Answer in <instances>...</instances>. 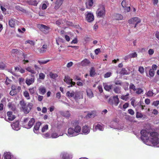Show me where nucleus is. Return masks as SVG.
Here are the masks:
<instances>
[{"mask_svg": "<svg viewBox=\"0 0 159 159\" xmlns=\"http://www.w3.org/2000/svg\"><path fill=\"white\" fill-rule=\"evenodd\" d=\"M149 129H144L140 132L141 140L147 145L159 147V136L156 132L150 133Z\"/></svg>", "mask_w": 159, "mask_h": 159, "instance_id": "nucleus-1", "label": "nucleus"}, {"mask_svg": "<svg viewBox=\"0 0 159 159\" xmlns=\"http://www.w3.org/2000/svg\"><path fill=\"white\" fill-rule=\"evenodd\" d=\"M81 123L79 120H71L67 124L68 126L74 127V128L70 127L68 128L66 135L69 137L75 136L80 134L81 127L80 126Z\"/></svg>", "mask_w": 159, "mask_h": 159, "instance_id": "nucleus-2", "label": "nucleus"}, {"mask_svg": "<svg viewBox=\"0 0 159 159\" xmlns=\"http://www.w3.org/2000/svg\"><path fill=\"white\" fill-rule=\"evenodd\" d=\"M19 104L20 106V109L25 114H26L29 113L33 106L32 104L31 103H28L27 105L23 99L20 102Z\"/></svg>", "mask_w": 159, "mask_h": 159, "instance_id": "nucleus-3", "label": "nucleus"}, {"mask_svg": "<svg viewBox=\"0 0 159 159\" xmlns=\"http://www.w3.org/2000/svg\"><path fill=\"white\" fill-rule=\"evenodd\" d=\"M105 6L103 5H100L96 11V15L97 17H102L105 15Z\"/></svg>", "mask_w": 159, "mask_h": 159, "instance_id": "nucleus-4", "label": "nucleus"}, {"mask_svg": "<svg viewBox=\"0 0 159 159\" xmlns=\"http://www.w3.org/2000/svg\"><path fill=\"white\" fill-rule=\"evenodd\" d=\"M84 113H87V114L85 117H84L81 115H80L79 116L81 117V118H86V119H92L97 116L96 111L94 110L91 111L90 112L88 111H84Z\"/></svg>", "mask_w": 159, "mask_h": 159, "instance_id": "nucleus-5", "label": "nucleus"}, {"mask_svg": "<svg viewBox=\"0 0 159 159\" xmlns=\"http://www.w3.org/2000/svg\"><path fill=\"white\" fill-rule=\"evenodd\" d=\"M37 27L40 31L44 34H47L49 32L50 27L48 26H47L43 24H39L37 25Z\"/></svg>", "mask_w": 159, "mask_h": 159, "instance_id": "nucleus-6", "label": "nucleus"}, {"mask_svg": "<svg viewBox=\"0 0 159 159\" xmlns=\"http://www.w3.org/2000/svg\"><path fill=\"white\" fill-rule=\"evenodd\" d=\"M24 120L23 121V127L27 129L31 128L34 123V120Z\"/></svg>", "mask_w": 159, "mask_h": 159, "instance_id": "nucleus-7", "label": "nucleus"}, {"mask_svg": "<svg viewBox=\"0 0 159 159\" xmlns=\"http://www.w3.org/2000/svg\"><path fill=\"white\" fill-rule=\"evenodd\" d=\"M8 121L11 123V126L14 130L17 131L20 129L19 121L18 120H15L12 122Z\"/></svg>", "mask_w": 159, "mask_h": 159, "instance_id": "nucleus-8", "label": "nucleus"}, {"mask_svg": "<svg viewBox=\"0 0 159 159\" xmlns=\"http://www.w3.org/2000/svg\"><path fill=\"white\" fill-rule=\"evenodd\" d=\"M109 101L110 104L111 105H114L116 106H117L119 103V99L118 96L116 95L114 96L112 98H110Z\"/></svg>", "mask_w": 159, "mask_h": 159, "instance_id": "nucleus-9", "label": "nucleus"}, {"mask_svg": "<svg viewBox=\"0 0 159 159\" xmlns=\"http://www.w3.org/2000/svg\"><path fill=\"white\" fill-rule=\"evenodd\" d=\"M104 128V126L102 124L95 123L93 125V129L94 132H95L98 130L103 131Z\"/></svg>", "mask_w": 159, "mask_h": 159, "instance_id": "nucleus-10", "label": "nucleus"}, {"mask_svg": "<svg viewBox=\"0 0 159 159\" xmlns=\"http://www.w3.org/2000/svg\"><path fill=\"white\" fill-rule=\"evenodd\" d=\"M86 20L89 22H91L94 20V15L91 12H87L85 13Z\"/></svg>", "mask_w": 159, "mask_h": 159, "instance_id": "nucleus-11", "label": "nucleus"}, {"mask_svg": "<svg viewBox=\"0 0 159 159\" xmlns=\"http://www.w3.org/2000/svg\"><path fill=\"white\" fill-rule=\"evenodd\" d=\"M91 127L89 125H83L81 128L82 134L87 135L89 134L90 132Z\"/></svg>", "mask_w": 159, "mask_h": 159, "instance_id": "nucleus-12", "label": "nucleus"}, {"mask_svg": "<svg viewBox=\"0 0 159 159\" xmlns=\"http://www.w3.org/2000/svg\"><path fill=\"white\" fill-rule=\"evenodd\" d=\"M141 20L138 17H134L131 18L128 20V23L129 24H134L135 23H140Z\"/></svg>", "mask_w": 159, "mask_h": 159, "instance_id": "nucleus-13", "label": "nucleus"}, {"mask_svg": "<svg viewBox=\"0 0 159 159\" xmlns=\"http://www.w3.org/2000/svg\"><path fill=\"white\" fill-rule=\"evenodd\" d=\"M32 78L30 79L27 78L26 80L25 83L28 86H29L33 83L35 81V77L34 75H31Z\"/></svg>", "mask_w": 159, "mask_h": 159, "instance_id": "nucleus-14", "label": "nucleus"}, {"mask_svg": "<svg viewBox=\"0 0 159 159\" xmlns=\"http://www.w3.org/2000/svg\"><path fill=\"white\" fill-rule=\"evenodd\" d=\"M93 0H86L85 3L86 7L90 9L93 6Z\"/></svg>", "mask_w": 159, "mask_h": 159, "instance_id": "nucleus-15", "label": "nucleus"}, {"mask_svg": "<svg viewBox=\"0 0 159 159\" xmlns=\"http://www.w3.org/2000/svg\"><path fill=\"white\" fill-rule=\"evenodd\" d=\"M64 0H56L54 8L55 9H58L62 5Z\"/></svg>", "mask_w": 159, "mask_h": 159, "instance_id": "nucleus-16", "label": "nucleus"}, {"mask_svg": "<svg viewBox=\"0 0 159 159\" xmlns=\"http://www.w3.org/2000/svg\"><path fill=\"white\" fill-rule=\"evenodd\" d=\"M7 107L13 111H15L16 110V105L12 102L8 103Z\"/></svg>", "mask_w": 159, "mask_h": 159, "instance_id": "nucleus-17", "label": "nucleus"}, {"mask_svg": "<svg viewBox=\"0 0 159 159\" xmlns=\"http://www.w3.org/2000/svg\"><path fill=\"white\" fill-rule=\"evenodd\" d=\"M41 124L42 123L40 122L36 123L34 129V131L35 134H38V133L39 131L38 130Z\"/></svg>", "mask_w": 159, "mask_h": 159, "instance_id": "nucleus-18", "label": "nucleus"}, {"mask_svg": "<svg viewBox=\"0 0 159 159\" xmlns=\"http://www.w3.org/2000/svg\"><path fill=\"white\" fill-rule=\"evenodd\" d=\"M103 86L105 90L108 91H110L113 86L112 85H108L106 83H103Z\"/></svg>", "mask_w": 159, "mask_h": 159, "instance_id": "nucleus-19", "label": "nucleus"}, {"mask_svg": "<svg viewBox=\"0 0 159 159\" xmlns=\"http://www.w3.org/2000/svg\"><path fill=\"white\" fill-rule=\"evenodd\" d=\"M47 45L46 44H43L42 47L39 50V52L41 53H44L46 52L47 48Z\"/></svg>", "mask_w": 159, "mask_h": 159, "instance_id": "nucleus-20", "label": "nucleus"}, {"mask_svg": "<svg viewBox=\"0 0 159 159\" xmlns=\"http://www.w3.org/2000/svg\"><path fill=\"white\" fill-rule=\"evenodd\" d=\"M7 115L9 117L8 119H15L16 118V116L12 114V112L11 111H9L7 112Z\"/></svg>", "mask_w": 159, "mask_h": 159, "instance_id": "nucleus-21", "label": "nucleus"}, {"mask_svg": "<svg viewBox=\"0 0 159 159\" xmlns=\"http://www.w3.org/2000/svg\"><path fill=\"white\" fill-rule=\"evenodd\" d=\"M115 19L116 20H121L123 19V16L121 14L116 13L114 15Z\"/></svg>", "mask_w": 159, "mask_h": 159, "instance_id": "nucleus-22", "label": "nucleus"}, {"mask_svg": "<svg viewBox=\"0 0 159 159\" xmlns=\"http://www.w3.org/2000/svg\"><path fill=\"white\" fill-rule=\"evenodd\" d=\"M22 51L20 50H18L17 49H13L11 50V54H14L15 55L16 54H21Z\"/></svg>", "mask_w": 159, "mask_h": 159, "instance_id": "nucleus-23", "label": "nucleus"}, {"mask_svg": "<svg viewBox=\"0 0 159 159\" xmlns=\"http://www.w3.org/2000/svg\"><path fill=\"white\" fill-rule=\"evenodd\" d=\"M39 90L40 94L42 95H44L46 92V89L43 86H40L39 88Z\"/></svg>", "mask_w": 159, "mask_h": 159, "instance_id": "nucleus-24", "label": "nucleus"}, {"mask_svg": "<svg viewBox=\"0 0 159 159\" xmlns=\"http://www.w3.org/2000/svg\"><path fill=\"white\" fill-rule=\"evenodd\" d=\"M62 158L63 159H68L72 158V156L69 154L65 152L62 154Z\"/></svg>", "mask_w": 159, "mask_h": 159, "instance_id": "nucleus-25", "label": "nucleus"}, {"mask_svg": "<svg viewBox=\"0 0 159 159\" xmlns=\"http://www.w3.org/2000/svg\"><path fill=\"white\" fill-rule=\"evenodd\" d=\"M90 63V61L87 59H85L81 62V64L83 66L88 65Z\"/></svg>", "mask_w": 159, "mask_h": 159, "instance_id": "nucleus-26", "label": "nucleus"}, {"mask_svg": "<svg viewBox=\"0 0 159 159\" xmlns=\"http://www.w3.org/2000/svg\"><path fill=\"white\" fill-rule=\"evenodd\" d=\"M87 94L89 98H92L93 96V94L92 91L90 89H88L86 90Z\"/></svg>", "mask_w": 159, "mask_h": 159, "instance_id": "nucleus-27", "label": "nucleus"}, {"mask_svg": "<svg viewBox=\"0 0 159 159\" xmlns=\"http://www.w3.org/2000/svg\"><path fill=\"white\" fill-rule=\"evenodd\" d=\"M95 69L94 67H91L89 72V75L91 77H93L96 74Z\"/></svg>", "mask_w": 159, "mask_h": 159, "instance_id": "nucleus-28", "label": "nucleus"}, {"mask_svg": "<svg viewBox=\"0 0 159 159\" xmlns=\"http://www.w3.org/2000/svg\"><path fill=\"white\" fill-rule=\"evenodd\" d=\"M119 74L123 75H128L129 74V72L127 71L125 68H123L121 69V71L119 72Z\"/></svg>", "mask_w": 159, "mask_h": 159, "instance_id": "nucleus-29", "label": "nucleus"}, {"mask_svg": "<svg viewBox=\"0 0 159 159\" xmlns=\"http://www.w3.org/2000/svg\"><path fill=\"white\" fill-rule=\"evenodd\" d=\"M15 21L14 20L11 19L9 20V26L11 28L15 27Z\"/></svg>", "mask_w": 159, "mask_h": 159, "instance_id": "nucleus-30", "label": "nucleus"}, {"mask_svg": "<svg viewBox=\"0 0 159 159\" xmlns=\"http://www.w3.org/2000/svg\"><path fill=\"white\" fill-rule=\"evenodd\" d=\"M28 2L29 5L34 6H36L38 4V2L36 0H30Z\"/></svg>", "mask_w": 159, "mask_h": 159, "instance_id": "nucleus-31", "label": "nucleus"}, {"mask_svg": "<svg viewBox=\"0 0 159 159\" xmlns=\"http://www.w3.org/2000/svg\"><path fill=\"white\" fill-rule=\"evenodd\" d=\"M75 93L72 91L71 93H70L69 91H67L66 93V96L69 98L73 97L74 96Z\"/></svg>", "mask_w": 159, "mask_h": 159, "instance_id": "nucleus-32", "label": "nucleus"}, {"mask_svg": "<svg viewBox=\"0 0 159 159\" xmlns=\"http://www.w3.org/2000/svg\"><path fill=\"white\" fill-rule=\"evenodd\" d=\"M63 135V133H62L61 134L59 135H58V134L55 132L51 134V138H56L58 137L59 136H61Z\"/></svg>", "mask_w": 159, "mask_h": 159, "instance_id": "nucleus-33", "label": "nucleus"}, {"mask_svg": "<svg viewBox=\"0 0 159 159\" xmlns=\"http://www.w3.org/2000/svg\"><path fill=\"white\" fill-rule=\"evenodd\" d=\"M5 159H11V156L10 152H6L4 153Z\"/></svg>", "mask_w": 159, "mask_h": 159, "instance_id": "nucleus-34", "label": "nucleus"}, {"mask_svg": "<svg viewBox=\"0 0 159 159\" xmlns=\"http://www.w3.org/2000/svg\"><path fill=\"white\" fill-rule=\"evenodd\" d=\"M120 89V87L116 86L114 88L113 90L115 93L119 94L121 93Z\"/></svg>", "mask_w": 159, "mask_h": 159, "instance_id": "nucleus-35", "label": "nucleus"}, {"mask_svg": "<svg viewBox=\"0 0 159 159\" xmlns=\"http://www.w3.org/2000/svg\"><path fill=\"white\" fill-rule=\"evenodd\" d=\"M49 76L51 78L55 79L57 78L58 75L56 73H53L52 72H51L49 73Z\"/></svg>", "mask_w": 159, "mask_h": 159, "instance_id": "nucleus-36", "label": "nucleus"}, {"mask_svg": "<svg viewBox=\"0 0 159 159\" xmlns=\"http://www.w3.org/2000/svg\"><path fill=\"white\" fill-rule=\"evenodd\" d=\"M23 95L27 99L29 100L30 99V98L28 91H24L23 93Z\"/></svg>", "mask_w": 159, "mask_h": 159, "instance_id": "nucleus-37", "label": "nucleus"}, {"mask_svg": "<svg viewBox=\"0 0 159 159\" xmlns=\"http://www.w3.org/2000/svg\"><path fill=\"white\" fill-rule=\"evenodd\" d=\"M71 79H70V78L65 77V78L64 79V80L67 84H70Z\"/></svg>", "mask_w": 159, "mask_h": 159, "instance_id": "nucleus-38", "label": "nucleus"}, {"mask_svg": "<svg viewBox=\"0 0 159 159\" xmlns=\"http://www.w3.org/2000/svg\"><path fill=\"white\" fill-rule=\"evenodd\" d=\"M111 125H110L111 127L114 129L117 128L116 127V126L117 125V123L116 122L115 120H113L111 122Z\"/></svg>", "mask_w": 159, "mask_h": 159, "instance_id": "nucleus-39", "label": "nucleus"}, {"mask_svg": "<svg viewBox=\"0 0 159 159\" xmlns=\"http://www.w3.org/2000/svg\"><path fill=\"white\" fill-rule=\"evenodd\" d=\"M129 95V94L128 93L125 95H122L121 97V98L124 100L127 101L128 99L129 98L128 96Z\"/></svg>", "mask_w": 159, "mask_h": 159, "instance_id": "nucleus-40", "label": "nucleus"}, {"mask_svg": "<svg viewBox=\"0 0 159 159\" xmlns=\"http://www.w3.org/2000/svg\"><path fill=\"white\" fill-rule=\"evenodd\" d=\"M26 70L27 71L30 72L32 74H35V71L33 69H32L30 67H27Z\"/></svg>", "mask_w": 159, "mask_h": 159, "instance_id": "nucleus-41", "label": "nucleus"}, {"mask_svg": "<svg viewBox=\"0 0 159 159\" xmlns=\"http://www.w3.org/2000/svg\"><path fill=\"white\" fill-rule=\"evenodd\" d=\"M80 93L79 92H75V93L74 98L75 99H80Z\"/></svg>", "mask_w": 159, "mask_h": 159, "instance_id": "nucleus-42", "label": "nucleus"}, {"mask_svg": "<svg viewBox=\"0 0 159 159\" xmlns=\"http://www.w3.org/2000/svg\"><path fill=\"white\" fill-rule=\"evenodd\" d=\"M18 93V92L16 90H11L10 93L9 94L11 96H14L16 95Z\"/></svg>", "mask_w": 159, "mask_h": 159, "instance_id": "nucleus-43", "label": "nucleus"}, {"mask_svg": "<svg viewBox=\"0 0 159 159\" xmlns=\"http://www.w3.org/2000/svg\"><path fill=\"white\" fill-rule=\"evenodd\" d=\"M63 115L67 118H69L70 116V114L68 111H66L63 113Z\"/></svg>", "mask_w": 159, "mask_h": 159, "instance_id": "nucleus-44", "label": "nucleus"}, {"mask_svg": "<svg viewBox=\"0 0 159 159\" xmlns=\"http://www.w3.org/2000/svg\"><path fill=\"white\" fill-rule=\"evenodd\" d=\"M137 54L136 52L132 53L129 54L128 56L130 58H135L137 57Z\"/></svg>", "mask_w": 159, "mask_h": 159, "instance_id": "nucleus-45", "label": "nucleus"}, {"mask_svg": "<svg viewBox=\"0 0 159 159\" xmlns=\"http://www.w3.org/2000/svg\"><path fill=\"white\" fill-rule=\"evenodd\" d=\"M146 95L148 97H152L153 96L154 93L152 91L149 90L146 93Z\"/></svg>", "mask_w": 159, "mask_h": 159, "instance_id": "nucleus-46", "label": "nucleus"}, {"mask_svg": "<svg viewBox=\"0 0 159 159\" xmlns=\"http://www.w3.org/2000/svg\"><path fill=\"white\" fill-rule=\"evenodd\" d=\"M155 74V71L152 69H150L149 75L150 77H153Z\"/></svg>", "mask_w": 159, "mask_h": 159, "instance_id": "nucleus-47", "label": "nucleus"}, {"mask_svg": "<svg viewBox=\"0 0 159 159\" xmlns=\"http://www.w3.org/2000/svg\"><path fill=\"white\" fill-rule=\"evenodd\" d=\"M45 77V75L43 73H41L39 74V78L40 80H43Z\"/></svg>", "mask_w": 159, "mask_h": 159, "instance_id": "nucleus-48", "label": "nucleus"}, {"mask_svg": "<svg viewBox=\"0 0 159 159\" xmlns=\"http://www.w3.org/2000/svg\"><path fill=\"white\" fill-rule=\"evenodd\" d=\"M48 129V126L47 125H44L42 129V132H44L46 131Z\"/></svg>", "mask_w": 159, "mask_h": 159, "instance_id": "nucleus-49", "label": "nucleus"}, {"mask_svg": "<svg viewBox=\"0 0 159 159\" xmlns=\"http://www.w3.org/2000/svg\"><path fill=\"white\" fill-rule=\"evenodd\" d=\"M49 60H48L47 61H38V62L39 64H40V65H42L43 64H45L48 62H49Z\"/></svg>", "mask_w": 159, "mask_h": 159, "instance_id": "nucleus-50", "label": "nucleus"}, {"mask_svg": "<svg viewBox=\"0 0 159 159\" xmlns=\"http://www.w3.org/2000/svg\"><path fill=\"white\" fill-rule=\"evenodd\" d=\"M129 88L130 89H132L134 91H136V89L135 88V86L133 84L131 83L130 84Z\"/></svg>", "mask_w": 159, "mask_h": 159, "instance_id": "nucleus-51", "label": "nucleus"}, {"mask_svg": "<svg viewBox=\"0 0 159 159\" xmlns=\"http://www.w3.org/2000/svg\"><path fill=\"white\" fill-rule=\"evenodd\" d=\"M137 105H138V106L137 107V108H141L142 109V110L144 109V107H145V105L143 106V105H142L141 102H138L137 103Z\"/></svg>", "mask_w": 159, "mask_h": 159, "instance_id": "nucleus-52", "label": "nucleus"}, {"mask_svg": "<svg viewBox=\"0 0 159 159\" xmlns=\"http://www.w3.org/2000/svg\"><path fill=\"white\" fill-rule=\"evenodd\" d=\"M143 116V115L141 113L137 112L136 114V117L137 118H141Z\"/></svg>", "mask_w": 159, "mask_h": 159, "instance_id": "nucleus-53", "label": "nucleus"}, {"mask_svg": "<svg viewBox=\"0 0 159 159\" xmlns=\"http://www.w3.org/2000/svg\"><path fill=\"white\" fill-rule=\"evenodd\" d=\"M136 90V93L138 94H140L143 92V90L141 88L137 89Z\"/></svg>", "mask_w": 159, "mask_h": 159, "instance_id": "nucleus-54", "label": "nucleus"}, {"mask_svg": "<svg viewBox=\"0 0 159 159\" xmlns=\"http://www.w3.org/2000/svg\"><path fill=\"white\" fill-rule=\"evenodd\" d=\"M27 43H29L32 45H34V42L32 40H27L25 42V43L26 44Z\"/></svg>", "mask_w": 159, "mask_h": 159, "instance_id": "nucleus-55", "label": "nucleus"}, {"mask_svg": "<svg viewBox=\"0 0 159 159\" xmlns=\"http://www.w3.org/2000/svg\"><path fill=\"white\" fill-rule=\"evenodd\" d=\"M121 5L123 8H125L126 7V2L125 0H123L121 3Z\"/></svg>", "mask_w": 159, "mask_h": 159, "instance_id": "nucleus-56", "label": "nucleus"}, {"mask_svg": "<svg viewBox=\"0 0 159 159\" xmlns=\"http://www.w3.org/2000/svg\"><path fill=\"white\" fill-rule=\"evenodd\" d=\"M42 136L43 138L46 139L50 138L49 134L48 133H47L45 134H43Z\"/></svg>", "mask_w": 159, "mask_h": 159, "instance_id": "nucleus-57", "label": "nucleus"}, {"mask_svg": "<svg viewBox=\"0 0 159 159\" xmlns=\"http://www.w3.org/2000/svg\"><path fill=\"white\" fill-rule=\"evenodd\" d=\"M138 70L139 71L141 74H143L144 72V69L143 67H139V68Z\"/></svg>", "mask_w": 159, "mask_h": 159, "instance_id": "nucleus-58", "label": "nucleus"}, {"mask_svg": "<svg viewBox=\"0 0 159 159\" xmlns=\"http://www.w3.org/2000/svg\"><path fill=\"white\" fill-rule=\"evenodd\" d=\"M111 74V72H107L104 75V77L105 78H107L110 77Z\"/></svg>", "mask_w": 159, "mask_h": 159, "instance_id": "nucleus-59", "label": "nucleus"}, {"mask_svg": "<svg viewBox=\"0 0 159 159\" xmlns=\"http://www.w3.org/2000/svg\"><path fill=\"white\" fill-rule=\"evenodd\" d=\"M12 81L8 77H7L6 78L5 83L7 85L9 84Z\"/></svg>", "mask_w": 159, "mask_h": 159, "instance_id": "nucleus-60", "label": "nucleus"}, {"mask_svg": "<svg viewBox=\"0 0 159 159\" xmlns=\"http://www.w3.org/2000/svg\"><path fill=\"white\" fill-rule=\"evenodd\" d=\"M135 102V100L134 99L131 101V103L132 105L134 107H136V108H137L138 105H137H137H134Z\"/></svg>", "mask_w": 159, "mask_h": 159, "instance_id": "nucleus-61", "label": "nucleus"}, {"mask_svg": "<svg viewBox=\"0 0 159 159\" xmlns=\"http://www.w3.org/2000/svg\"><path fill=\"white\" fill-rule=\"evenodd\" d=\"M29 91L30 93L31 94H33L34 93V88H30L29 89Z\"/></svg>", "mask_w": 159, "mask_h": 159, "instance_id": "nucleus-62", "label": "nucleus"}, {"mask_svg": "<svg viewBox=\"0 0 159 159\" xmlns=\"http://www.w3.org/2000/svg\"><path fill=\"white\" fill-rule=\"evenodd\" d=\"M62 22V20L61 19H59L56 21V24L58 25H60Z\"/></svg>", "mask_w": 159, "mask_h": 159, "instance_id": "nucleus-63", "label": "nucleus"}, {"mask_svg": "<svg viewBox=\"0 0 159 159\" xmlns=\"http://www.w3.org/2000/svg\"><path fill=\"white\" fill-rule=\"evenodd\" d=\"M128 112L129 113L132 115L134 114V111L132 109H129L128 110Z\"/></svg>", "mask_w": 159, "mask_h": 159, "instance_id": "nucleus-64", "label": "nucleus"}]
</instances>
